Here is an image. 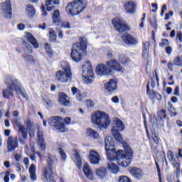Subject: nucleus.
Returning a JSON list of instances; mask_svg holds the SVG:
<instances>
[{
    "mask_svg": "<svg viewBox=\"0 0 182 182\" xmlns=\"http://www.w3.org/2000/svg\"><path fill=\"white\" fill-rule=\"evenodd\" d=\"M95 174L100 180L106 178L107 176V169L105 167H100L95 170Z\"/></svg>",
    "mask_w": 182,
    "mask_h": 182,
    "instance_id": "27",
    "label": "nucleus"
},
{
    "mask_svg": "<svg viewBox=\"0 0 182 182\" xmlns=\"http://www.w3.org/2000/svg\"><path fill=\"white\" fill-rule=\"evenodd\" d=\"M172 165L173 166L174 168L176 170V176L177 177H178V176H180V164L177 162H175L174 164H172Z\"/></svg>",
    "mask_w": 182,
    "mask_h": 182,
    "instance_id": "49",
    "label": "nucleus"
},
{
    "mask_svg": "<svg viewBox=\"0 0 182 182\" xmlns=\"http://www.w3.org/2000/svg\"><path fill=\"white\" fill-rule=\"evenodd\" d=\"M150 122L152 124V126H154L156 123H157V119L156 118V115L151 114L150 116Z\"/></svg>",
    "mask_w": 182,
    "mask_h": 182,
    "instance_id": "53",
    "label": "nucleus"
},
{
    "mask_svg": "<svg viewBox=\"0 0 182 182\" xmlns=\"http://www.w3.org/2000/svg\"><path fill=\"white\" fill-rule=\"evenodd\" d=\"M142 58L144 59H147L149 58V49L148 48H144L142 52Z\"/></svg>",
    "mask_w": 182,
    "mask_h": 182,
    "instance_id": "52",
    "label": "nucleus"
},
{
    "mask_svg": "<svg viewBox=\"0 0 182 182\" xmlns=\"http://www.w3.org/2000/svg\"><path fill=\"white\" fill-rule=\"evenodd\" d=\"M112 24L114 29L118 32H125V31H130V26L123 19L117 17L112 20Z\"/></svg>",
    "mask_w": 182,
    "mask_h": 182,
    "instance_id": "11",
    "label": "nucleus"
},
{
    "mask_svg": "<svg viewBox=\"0 0 182 182\" xmlns=\"http://www.w3.org/2000/svg\"><path fill=\"white\" fill-rule=\"evenodd\" d=\"M44 48L46 49V52L48 56L52 58V56H53V51L52 50V48H50V46H49V44L48 43H46Z\"/></svg>",
    "mask_w": 182,
    "mask_h": 182,
    "instance_id": "42",
    "label": "nucleus"
},
{
    "mask_svg": "<svg viewBox=\"0 0 182 182\" xmlns=\"http://www.w3.org/2000/svg\"><path fill=\"white\" fill-rule=\"evenodd\" d=\"M106 154H107V159L109 161H114V160H119L120 158V156H122V154L123 153V150L120 149L116 151L115 149H105Z\"/></svg>",
    "mask_w": 182,
    "mask_h": 182,
    "instance_id": "13",
    "label": "nucleus"
},
{
    "mask_svg": "<svg viewBox=\"0 0 182 182\" xmlns=\"http://www.w3.org/2000/svg\"><path fill=\"white\" fill-rule=\"evenodd\" d=\"M86 105L88 109H93V107H95V102H93L92 100H87L86 101Z\"/></svg>",
    "mask_w": 182,
    "mask_h": 182,
    "instance_id": "51",
    "label": "nucleus"
},
{
    "mask_svg": "<svg viewBox=\"0 0 182 182\" xmlns=\"http://www.w3.org/2000/svg\"><path fill=\"white\" fill-rule=\"evenodd\" d=\"M58 101L63 106H69L70 102H69V97L66 94L60 92L58 95Z\"/></svg>",
    "mask_w": 182,
    "mask_h": 182,
    "instance_id": "28",
    "label": "nucleus"
},
{
    "mask_svg": "<svg viewBox=\"0 0 182 182\" xmlns=\"http://www.w3.org/2000/svg\"><path fill=\"white\" fill-rule=\"evenodd\" d=\"M168 45H170V43L167 39H162L161 43H159V46H161V48H164V47L167 48Z\"/></svg>",
    "mask_w": 182,
    "mask_h": 182,
    "instance_id": "48",
    "label": "nucleus"
},
{
    "mask_svg": "<svg viewBox=\"0 0 182 182\" xmlns=\"http://www.w3.org/2000/svg\"><path fill=\"white\" fill-rule=\"evenodd\" d=\"M41 11L43 12V16H46L48 15V13H46V9H45V6H41Z\"/></svg>",
    "mask_w": 182,
    "mask_h": 182,
    "instance_id": "59",
    "label": "nucleus"
},
{
    "mask_svg": "<svg viewBox=\"0 0 182 182\" xmlns=\"http://www.w3.org/2000/svg\"><path fill=\"white\" fill-rule=\"evenodd\" d=\"M48 32L50 41L55 42L56 41V33L53 31V28H49Z\"/></svg>",
    "mask_w": 182,
    "mask_h": 182,
    "instance_id": "44",
    "label": "nucleus"
},
{
    "mask_svg": "<svg viewBox=\"0 0 182 182\" xmlns=\"http://www.w3.org/2000/svg\"><path fill=\"white\" fill-rule=\"evenodd\" d=\"M61 70L55 73V79L60 83H68L69 80H72L73 75L70 70V65L66 61H62L60 63Z\"/></svg>",
    "mask_w": 182,
    "mask_h": 182,
    "instance_id": "5",
    "label": "nucleus"
},
{
    "mask_svg": "<svg viewBox=\"0 0 182 182\" xmlns=\"http://www.w3.org/2000/svg\"><path fill=\"white\" fill-rule=\"evenodd\" d=\"M56 156L48 154V166L43 167V180L45 182L53 181V164L56 161Z\"/></svg>",
    "mask_w": 182,
    "mask_h": 182,
    "instance_id": "7",
    "label": "nucleus"
},
{
    "mask_svg": "<svg viewBox=\"0 0 182 182\" xmlns=\"http://www.w3.org/2000/svg\"><path fill=\"white\" fill-rule=\"evenodd\" d=\"M26 12H27L28 18H33L36 14V10L33 6L28 4L26 6Z\"/></svg>",
    "mask_w": 182,
    "mask_h": 182,
    "instance_id": "33",
    "label": "nucleus"
},
{
    "mask_svg": "<svg viewBox=\"0 0 182 182\" xmlns=\"http://www.w3.org/2000/svg\"><path fill=\"white\" fill-rule=\"evenodd\" d=\"M43 102L44 106H46L47 109H49V107H52L53 105V103L52 102V100H50V99H49V97H43Z\"/></svg>",
    "mask_w": 182,
    "mask_h": 182,
    "instance_id": "39",
    "label": "nucleus"
},
{
    "mask_svg": "<svg viewBox=\"0 0 182 182\" xmlns=\"http://www.w3.org/2000/svg\"><path fill=\"white\" fill-rule=\"evenodd\" d=\"M86 134L87 137H90V139H94L95 140L99 139V133L95 131V129L88 128L86 131Z\"/></svg>",
    "mask_w": 182,
    "mask_h": 182,
    "instance_id": "32",
    "label": "nucleus"
},
{
    "mask_svg": "<svg viewBox=\"0 0 182 182\" xmlns=\"http://www.w3.org/2000/svg\"><path fill=\"white\" fill-rule=\"evenodd\" d=\"M87 8V0H73L68 4L65 11L70 16L80 15Z\"/></svg>",
    "mask_w": 182,
    "mask_h": 182,
    "instance_id": "4",
    "label": "nucleus"
},
{
    "mask_svg": "<svg viewBox=\"0 0 182 182\" xmlns=\"http://www.w3.org/2000/svg\"><path fill=\"white\" fill-rule=\"evenodd\" d=\"M2 14L6 18H11L12 16V9L11 6V0H6L1 4Z\"/></svg>",
    "mask_w": 182,
    "mask_h": 182,
    "instance_id": "16",
    "label": "nucleus"
},
{
    "mask_svg": "<svg viewBox=\"0 0 182 182\" xmlns=\"http://www.w3.org/2000/svg\"><path fill=\"white\" fill-rule=\"evenodd\" d=\"M53 23L57 24L60 21H62V17L60 16V11L55 10L52 14Z\"/></svg>",
    "mask_w": 182,
    "mask_h": 182,
    "instance_id": "35",
    "label": "nucleus"
},
{
    "mask_svg": "<svg viewBox=\"0 0 182 182\" xmlns=\"http://www.w3.org/2000/svg\"><path fill=\"white\" fill-rule=\"evenodd\" d=\"M83 171L86 177H87L89 180H93L94 178L93 171H92V169H90V166H89V164H84Z\"/></svg>",
    "mask_w": 182,
    "mask_h": 182,
    "instance_id": "30",
    "label": "nucleus"
},
{
    "mask_svg": "<svg viewBox=\"0 0 182 182\" xmlns=\"http://www.w3.org/2000/svg\"><path fill=\"white\" fill-rule=\"evenodd\" d=\"M16 126L18 129V139L21 144H25L28 139V133L30 137L35 136V129H33V122L28 119L24 121V125L19 122L18 119L14 121Z\"/></svg>",
    "mask_w": 182,
    "mask_h": 182,
    "instance_id": "1",
    "label": "nucleus"
},
{
    "mask_svg": "<svg viewBox=\"0 0 182 182\" xmlns=\"http://www.w3.org/2000/svg\"><path fill=\"white\" fill-rule=\"evenodd\" d=\"M124 129H126V127L122 120L119 118L113 119L112 133H116V132H124Z\"/></svg>",
    "mask_w": 182,
    "mask_h": 182,
    "instance_id": "17",
    "label": "nucleus"
},
{
    "mask_svg": "<svg viewBox=\"0 0 182 182\" xmlns=\"http://www.w3.org/2000/svg\"><path fill=\"white\" fill-rule=\"evenodd\" d=\"M91 122L93 124H95L100 130L107 129L111 123L109 114L102 111H96L92 113L91 114Z\"/></svg>",
    "mask_w": 182,
    "mask_h": 182,
    "instance_id": "3",
    "label": "nucleus"
},
{
    "mask_svg": "<svg viewBox=\"0 0 182 182\" xmlns=\"http://www.w3.org/2000/svg\"><path fill=\"white\" fill-rule=\"evenodd\" d=\"M14 159L15 160H16V161H21V159H22V156H21V154H16L14 155Z\"/></svg>",
    "mask_w": 182,
    "mask_h": 182,
    "instance_id": "58",
    "label": "nucleus"
},
{
    "mask_svg": "<svg viewBox=\"0 0 182 182\" xmlns=\"http://www.w3.org/2000/svg\"><path fill=\"white\" fill-rule=\"evenodd\" d=\"M129 171L136 180H141L144 176V172L140 168L132 167L129 168Z\"/></svg>",
    "mask_w": 182,
    "mask_h": 182,
    "instance_id": "20",
    "label": "nucleus"
},
{
    "mask_svg": "<svg viewBox=\"0 0 182 182\" xmlns=\"http://www.w3.org/2000/svg\"><path fill=\"white\" fill-rule=\"evenodd\" d=\"M56 6H59V5H60V1L59 0H46V8L47 9V11H48V12H52V11H55V7Z\"/></svg>",
    "mask_w": 182,
    "mask_h": 182,
    "instance_id": "22",
    "label": "nucleus"
},
{
    "mask_svg": "<svg viewBox=\"0 0 182 182\" xmlns=\"http://www.w3.org/2000/svg\"><path fill=\"white\" fill-rule=\"evenodd\" d=\"M105 150H109L110 147L114 146V141H113V138L112 136H108L105 138Z\"/></svg>",
    "mask_w": 182,
    "mask_h": 182,
    "instance_id": "37",
    "label": "nucleus"
},
{
    "mask_svg": "<svg viewBox=\"0 0 182 182\" xmlns=\"http://www.w3.org/2000/svg\"><path fill=\"white\" fill-rule=\"evenodd\" d=\"M25 38L31 43L35 49L39 48V43H38V41H36V39H35V37L31 33H26Z\"/></svg>",
    "mask_w": 182,
    "mask_h": 182,
    "instance_id": "25",
    "label": "nucleus"
},
{
    "mask_svg": "<svg viewBox=\"0 0 182 182\" xmlns=\"http://www.w3.org/2000/svg\"><path fill=\"white\" fill-rule=\"evenodd\" d=\"M58 153L60 155L63 161H66L67 156H66V153L65 152V151L63 149H62V148H59Z\"/></svg>",
    "mask_w": 182,
    "mask_h": 182,
    "instance_id": "46",
    "label": "nucleus"
},
{
    "mask_svg": "<svg viewBox=\"0 0 182 182\" xmlns=\"http://www.w3.org/2000/svg\"><path fill=\"white\" fill-rule=\"evenodd\" d=\"M122 38L126 45H137L139 43L137 39L130 34H125Z\"/></svg>",
    "mask_w": 182,
    "mask_h": 182,
    "instance_id": "23",
    "label": "nucleus"
},
{
    "mask_svg": "<svg viewBox=\"0 0 182 182\" xmlns=\"http://www.w3.org/2000/svg\"><path fill=\"white\" fill-rule=\"evenodd\" d=\"M176 39H178L179 41V42L182 43V33L181 32L177 33Z\"/></svg>",
    "mask_w": 182,
    "mask_h": 182,
    "instance_id": "60",
    "label": "nucleus"
},
{
    "mask_svg": "<svg viewBox=\"0 0 182 182\" xmlns=\"http://www.w3.org/2000/svg\"><path fill=\"white\" fill-rule=\"evenodd\" d=\"M171 101L172 102V103H177V102H178V98H177L176 97H172L171 98Z\"/></svg>",
    "mask_w": 182,
    "mask_h": 182,
    "instance_id": "63",
    "label": "nucleus"
},
{
    "mask_svg": "<svg viewBox=\"0 0 182 182\" xmlns=\"http://www.w3.org/2000/svg\"><path fill=\"white\" fill-rule=\"evenodd\" d=\"M122 146L124 151L117 161L121 167H129L133 160V150L127 143H123Z\"/></svg>",
    "mask_w": 182,
    "mask_h": 182,
    "instance_id": "6",
    "label": "nucleus"
},
{
    "mask_svg": "<svg viewBox=\"0 0 182 182\" xmlns=\"http://www.w3.org/2000/svg\"><path fill=\"white\" fill-rule=\"evenodd\" d=\"M71 92L73 95L76 97L78 102H82V100H83V95H82L80 90H79V89H77L76 87H73L71 88Z\"/></svg>",
    "mask_w": 182,
    "mask_h": 182,
    "instance_id": "31",
    "label": "nucleus"
},
{
    "mask_svg": "<svg viewBox=\"0 0 182 182\" xmlns=\"http://www.w3.org/2000/svg\"><path fill=\"white\" fill-rule=\"evenodd\" d=\"M88 159L90 160V163L95 166L99 165L100 161H102V157H100V154H99V152L95 150H90L89 151Z\"/></svg>",
    "mask_w": 182,
    "mask_h": 182,
    "instance_id": "15",
    "label": "nucleus"
},
{
    "mask_svg": "<svg viewBox=\"0 0 182 182\" xmlns=\"http://www.w3.org/2000/svg\"><path fill=\"white\" fill-rule=\"evenodd\" d=\"M18 147V138L9 136L7 141L8 151H14Z\"/></svg>",
    "mask_w": 182,
    "mask_h": 182,
    "instance_id": "21",
    "label": "nucleus"
},
{
    "mask_svg": "<svg viewBox=\"0 0 182 182\" xmlns=\"http://www.w3.org/2000/svg\"><path fill=\"white\" fill-rule=\"evenodd\" d=\"M111 100L113 103H115V104H117L120 102V100H119V97L117 96H114L111 99Z\"/></svg>",
    "mask_w": 182,
    "mask_h": 182,
    "instance_id": "55",
    "label": "nucleus"
},
{
    "mask_svg": "<svg viewBox=\"0 0 182 182\" xmlns=\"http://www.w3.org/2000/svg\"><path fill=\"white\" fill-rule=\"evenodd\" d=\"M23 58L26 62H28V63H35V58H33V56L31 55H23Z\"/></svg>",
    "mask_w": 182,
    "mask_h": 182,
    "instance_id": "43",
    "label": "nucleus"
},
{
    "mask_svg": "<svg viewBox=\"0 0 182 182\" xmlns=\"http://www.w3.org/2000/svg\"><path fill=\"white\" fill-rule=\"evenodd\" d=\"M56 25L57 26H61V28H64L65 29H70L71 28L69 21H63L62 20H60Z\"/></svg>",
    "mask_w": 182,
    "mask_h": 182,
    "instance_id": "38",
    "label": "nucleus"
},
{
    "mask_svg": "<svg viewBox=\"0 0 182 182\" xmlns=\"http://www.w3.org/2000/svg\"><path fill=\"white\" fill-rule=\"evenodd\" d=\"M9 174H11L9 171H7L6 173V175L4 176V182H9Z\"/></svg>",
    "mask_w": 182,
    "mask_h": 182,
    "instance_id": "57",
    "label": "nucleus"
},
{
    "mask_svg": "<svg viewBox=\"0 0 182 182\" xmlns=\"http://www.w3.org/2000/svg\"><path fill=\"white\" fill-rule=\"evenodd\" d=\"M106 65L110 70L113 72V70H115L116 72H124V68L120 65V63L117 62L116 60H111L106 63Z\"/></svg>",
    "mask_w": 182,
    "mask_h": 182,
    "instance_id": "18",
    "label": "nucleus"
},
{
    "mask_svg": "<svg viewBox=\"0 0 182 182\" xmlns=\"http://www.w3.org/2000/svg\"><path fill=\"white\" fill-rule=\"evenodd\" d=\"M165 50L167 53V55H171L173 52V48L170 47V46H168L167 47L165 48Z\"/></svg>",
    "mask_w": 182,
    "mask_h": 182,
    "instance_id": "54",
    "label": "nucleus"
},
{
    "mask_svg": "<svg viewBox=\"0 0 182 182\" xmlns=\"http://www.w3.org/2000/svg\"><path fill=\"white\" fill-rule=\"evenodd\" d=\"M119 81L117 78L109 80L108 82L105 85V90L108 93H113L115 90H117V83Z\"/></svg>",
    "mask_w": 182,
    "mask_h": 182,
    "instance_id": "19",
    "label": "nucleus"
},
{
    "mask_svg": "<svg viewBox=\"0 0 182 182\" xmlns=\"http://www.w3.org/2000/svg\"><path fill=\"white\" fill-rule=\"evenodd\" d=\"M82 79L87 85H91L95 80V74L92 68V63L90 61H87L82 65Z\"/></svg>",
    "mask_w": 182,
    "mask_h": 182,
    "instance_id": "10",
    "label": "nucleus"
},
{
    "mask_svg": "<svg viewBox=\"0 0 182 182\" xmlns=\"http://www.w3.org/2000/svg\"><path fill=\"white\" fill-rule=\"evenodd\" d=\"M123 6L127 14L134 15V14H136V9H137V2L134 1H129L125 2Z\"/></svg>",
    "mask_w": 182,
    "mask_h": 182,
    "instance_id": "14",
    "label": "nucleus"
},
{
    "mask_svg": "<svg viewBox=\"0 0 182 182\" xmlns=\"http://www.w3.org/2000/svg\"><path fill=\"white\" fill-rule=\"evenodd\" d=\"M112 136L119 143H123V136L120 132H112Z\"/></svg>",
    "mask_w": 182,
    "mask_h": 182,
    "instance_id": "40",
    "label": "nucleus"
},
{
    "mask_svg": "<svg viewBox=\"0 0 182 182\" xmlns=\"http://www.w3.org/2000/svg\"><path fill=\"white\" fill-rule=\"evenodd\" d=\"M70 122H72L70 117H66L63 119L59 117H52L48 119L49 124H50L52 127H54L55 130H58V132L61 133L68 132V129L65 127L64 123H65V124H70Z\"/></svg>",
    "mask_w": 182,
    "mask_h": 182,
    "instance_id": "9",
    "label": "nucleus"
},
{
    "mask_svg": "<svg viewBox=\"0 0 182 182\" xmlns=\"http://www.w3.org/2000/svg\"><path fill=\"white\" fill-rule=\"evenodd\" d=\"M17 28L19 31H23V29H25V24L23 23L18 24Z\"/></svg>",
    "mask_w": 182,
    "mask_h": 182,
    "instance_id": "61",
    "label": "nucleus"
},
{
    "mask_svg": "<svg viewBox=\"0 0 182 182\" xmlns=\"http://www.w3.org/2000/svg\"><path fill=\"white\" fill-rule=\"evenodd\" d=\"M150 48V43L149 41H145L144 43V49H148Z\"/></svg>",
    "mask_w": 182,
    "mask_h": 182,
    "instance_id": "62",
    "label": "nucleus"
},
{
    "mask_svg": "<svg viewBox=\"0 0 182 182\" xmlns=\"http://www.w3.org/2000/svg\"><path fill=\"white\" fill-rule=\"evenodd\" d=\"M119 60L124 65H129V63H130V58L126 57L124 55H119Z\"/></svg>",
    "mask_w": 182,
    "mask_h": 182,
    "instance_id": "41",
    "label": "nucleus"
},
{
    "mask_svg": "<svg viewBox=\"0 0 182 182\" xmlns=\"http://www.w3.org/2000/svg\"><path fill=\"white\" fill-rule=\"evenodd\" d=\"M6 84L9 86L8 89L3 91L4 97H9L14 96V92H16L18 95H21L25 99H28V94L25 91L21 82L16 78L9 77L6 80Z\"/></svg>",
    "mask_w": 182,
    "mask_h": 182,
    "instance_id": "2",
    "label": "nucleus"
},
{
    "mask_svg": "<svg viewBox=\"0 0 182 182\" xmlns=\"http://www.w3.org/2000/svg\"><path fill=\"white\" fill-rule=\"evenodd\" d=\"M118 182H132V180L127 176H122L119 177Z\"/></svg>",
    "mask_w": 182,
    "mask_h": 182,
    "instance_id": "47",
    "label": "nucleus"
},
{
    "mask_svg": "<svg viewBox=\"0 0 182 182\" xmlns=\"http://www.w3.org/2000/svg\"><path fill=\"white\" fill-rule=\"evenodd\" d=\"M173 95L175 96H180V88L178 87H176L174 89Z\"/></svg>",
    "mask_w": 182,
    "mask_h": 182,
    "instance_id": "56",
    "label": "nucleus"
},
{
    "mask_svg": "<svg viewBox=\"0 0 182 182\" xmlns=\"http://www.w3.org/2000/svg\"><path fill=\"white\" fill-rule=\"evenodd\" d=\"M168 159L171 164H174L176 163L174 155L173 154V152L171 151H168Z\"/></svg>",
    "mask_w": 182,
    "mask_h": 182,
    "instance_id": "45",
    "label": "nucleus"
},
{
    "mask_svg": "<svg viewBox=\"0 0 182 182\" xmlns=\"http://www.w3.org/2000/svg\"><path fill=\"white\" fill-rule=\"evenodd\" d=\"M23 163L26 166V167H28L29 166V159L25 158L23 159Z\"/></svg>",
    "mask_w": 182,
    "mask_h": 182,
    "instance_id": "64",
    "label": "nucleus"
},
{
    "mask_svg": "<svg viewBox=\"0 0 182 182\" xmlns=\"http://www.w3.org/2000/svg\"><path fill=\"white\" fill-rule=\"evenodd\" d=\"M168 110L173 114L174 116H177V114L176 113V109H174V107L171 105V102H168Z\"/></svg>",
    "mask_w": 182,
    "mask_h": 182,
    "instance_id": "50",
    "label": "nucleus"
},
{
    "mask_svg": "<svg viewBox=\"0 0 182 182\" xmlns=\"http://www.w3.org/2000/svg\"><path fill=\"white\" fill-rule=\"evenodd\" d=\"M30 178L32 181H36V165L31 164L29 169Z\"/></svg>",
    "mask_w": 182,
    "mask_h": 182,
    "instance_id": "34",
    "label": "nucleus"
},
{
    "mask_svg": "<svg viewBox=\"0 0 182 182\" xmlns=\"http://www.w3.org/2000/svg\"><path fill=\"white\" fill-rule=\"evenodd\" d=\"M37 136L39 149L45 150V149H46V144H45V141L43 140V134H42L41 131H38Z\"/></svg>",
    "mask_w": 182,
    "mask_h": 182,
    "instance_id": "29",
    "label": "nucleus"
},
{
    "mask_svg": "<svg viewBox=\"0 0 182 182\" xmlns=\"http://www.w3.org/2000/svg\"><path fill=\"white\" fill-rule=\"evenodd\" d=\"M73 160L78 168L82 167V158H80V155H79V151L76 150L73 151Z\"/></svg>",
    "mask_w": 182,
    "mask_h": 182,
    "instance_id": "26",
    "label": "nucleus"
},
{
    "mask_svg": "<svg viewBox=\"0 0 182 182\" xmlns=\"http://www.w3.org/2000/svg\"><path fill=\"white\" fill-rule=\"evenodd\" d=\"M108 170L113 173L114 174H117L120 171L119 166L114 164L113 162L109 163L107 166Z\"/></svg>",
    "mask_w": 182,
    "mask_h": 182,
    "instance_id": "36",
    "label": "nucleus"
},
{
    "mask_svg": "<svg viewBox=\"0 0 182 182\" xmlns=\"http://www.w3.org/2000/svg\"><path fill=\"white\" fill-rule=\"evenodd\" d=\"M86 52V43L83 42V39L79 43L73 46L71 51V58L74 62H80L83 59V53Z\"/></svg>",
    "mask_w": 182,
    "mask_h": 182,
    "instance_id": "8",
    "label": "nucleus"
},
{
    "mask_svg": "<svg viewBox=\"0 0 182 182\" xmlns=\"http://www.w3.org/2000/svg\"><path fill=\"white\" fill-rule=\"evenodd\" d=\"M146 93L152 102H154V100L156 99V100H161V95L157 92H155L153 90H150V88H149V85H147V91Z\"/></svg>",
    "mask_w": 182,
    "mask_h": 182,
    "instance_id": "24",
    "label": "nucleus"
},
{
    "mask_svg": "<svg viewBox=\"0 0 182 182\" xmlns=\"http://www.w3.org/2000/svg\"><path fill=\"white\" fill-rule=\"evenodd\" d=\"M95 73L97 76L102 77V76H112L113 75V71L107 67V65L103 63H100L97 65L95 68Z\"/></svg>",
    "mask_w": 182,
    "mask_h": 182,
    "instance_id": "12",
    "label": "nucleus"
}]
</instances>
